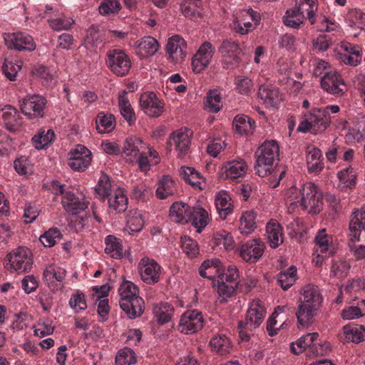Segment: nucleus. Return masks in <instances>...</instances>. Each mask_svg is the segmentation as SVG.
I'll return each instance as SVG.
<instances>
[{
    "label": "nucleus",
    "mask_w": 365,
    "mask_h": 365,
    "mask_svg": "<svg viewBox=\"0 0 365 365\" xmlns=\"http://www.w3.org/2000/svg\"><path fill=\"white\" fill-rule=\"evenodd\" d=\"M221 262L218 259H207L199 268V274L204 278L212 279V286L222 300L230 297L239 285L238 269L230 265L220 273Z\"/></svg>",
    "instance_id": "f257e3e1"
},
{
    "label": "nucleus",
    "mask_w": 365,
    "mask_h": 365,
    "mask_svg": "<svg viewBox=\"0 0 365 365\" xmlns=\"http://www.w3.org/2000/svg\"><path fill=\"white\" fill-rule=\"evenodd\" d=\"M279 148L275 140H267L262 143L255 153V170L259 176L270 174L274 164L279 160Z\"/></svg>",
    "instance_id": "f03ea898"
},
{
    "label": "nucleus",
    "mask_w": 365,
    "mask_h": 365,
    "mask_svg": "<svg viewBox=\"0 0 365 365\" xmlns=\"http://www.w3.org/2000/svg\"><path fill=\"white\" fill-rule=\"evenodd\" d=\"M266 309L264 303L255 299L250 303L245 319L238 324L239 335L242 340L248 341L252 330L257 328L264 321L266 316Z\"/></svg>",
    "instance_id": "7ed1b4c3"
},
{
    "label": "nucleus",
    "mask_w": 365,
    "mask_h": 365,
    "mask_svg": "<svg viewBox=\"0 0 365 365\" xmlns=\"http://www.w3.org/2000/svg\"><path fill=\"white\" fill-rule=\"evenodd\" d=\"M331 123V117L321 108H312L302 116L297 130L303 133L312 132L318 134L324 132Z\"/></svg>",
    "instance_id": "20e7f679"
},
{
    "label": "nucleus",
    "mask_w": 365,
    "mask_h": 365,
    "mask_svg": "<svg viewBox=\"0 0 365 365\" xmlns=\"http://www.w3.org/2000/svg\"><path fill=\"white\" fill-rule=\"evenodd\" d=\"M6 268L10 272L19 274L31 270L33 265V255L26 247H19L7 255Z\"/></svg>",
    "instance_id": "39448f33"
},
{
    "label": "nucleus",
    "mask_w": 365,
    "mask_h": 365,
    "mask_svg": "<svg viewBox=\"0 0 365 365\" xmlns=\"http://www.w3.org/2000/svg\"><path fill=\"white\" fill-rule=\"evenodd\" d=\"M302 208L309 213H319L323 205L322 194L313 182H308L302 186Z\"/></svg>",
    "instance_id": "423d86ee"
},
{
    "label": "nucleus",
    "mask_w": 365,
    "mask_h": 365,
    "mask_svg": "<svg viewBox=\"0 0 365 365\" xmlns=\"http://www.w3.org/2000/svg\"><path fill=\"white\" fill-rule=\"evenodd\" d=\"M106 64L113 74L120 77L126 76L131 68L129 56L120 49L108 51Z\"/></svg>",
    "instance_id": "0eeeda50"
},
{
    "label": "nucleus",
    "mask_w": 365,
    "mask_h": 365,
    "mask_svg": "<svg viewBox=\"0 0 365 365\" xmlns=\"http://www.w3.org/2000/svg\"><path fill=\"white\" fill-rule=\"evenodd\" d=\"M316 246L313 252V262L317 266H320L324 258L334 253L332 236L327 233L326 229L319 230L314 238Z\"/></svg>",
    "instance_id": "6e6552de"
},
{
    "label": "nucleus",
    "mask_w": 365,
    "mask_h": 365,
    "mask_svg": "<svg viewBox=\"0 0 365 365\" xmlns=\"http://www.w3.org/2000/svg\"><path fill=\"white\" fill-rule=\"evenodd\" d=\"M3 38L5 45L10 50L31 52L36 48L34 38L24 32L5 33Z\"/></svg>",
    "instance_id": "1a4fd4ad"
},
{
    "label": "nucleus",
    "mask_w": 365,
    "mask_h": 365,
    "mask_svg": "<svg viewBox=\"0 0 365 365\" xmlns=\"http://www.w3.org/2000/svg\"><path fill=\"white\" fill-rule=\"evenodd\" d=\"M322 88L329 94L342 96L347 91L346 85L339 72L330 70L320 79Z\"/></svg>",
    "instance_id": "9d476101"
},
{
    "label": "nucleus",
    "mask_w": 365,
    "mask_h": 365,
    "mask_svg": "<svg viewBox=\"0 0 365 365\" xmlns=\"http://www.w3.org/2000/svg\"><path fill=\"white\" fill-rule=\"evenodd\" d=\"M20 103L21 112L29 119H34L43 116L47 101L40 95H28Z\"/></svg>",
    "instance_id": "9b49d317"
},
{
    "label": "nucleus",
    "mask_w": 365,
    "mask_h": 365,
    "mask_svg": "<svg viewBox=\"0 0 365 365\" xmlns=\"http://www.w3.org/2000/svg\"><path fill=\"white\" fill-rule=\"evenodd\" d=\"M141 279L148 284H155L160 279L161 266L153 259L143 257L138 263Z\"/></svg>",
    "instance_id": "f8f14e48"
},
{
    "label": "nucleus",
    "mask_w": 365,
    "mask_h": 365,
    "mask_svg": "<svg viewBox=\"0 0 365 365\" xmlns=\"http://www.w3.org/2000/svg\"><path fill=\"white\" fill-rule=\"evenodd\" d=\"M92 160L91 152L84 145H78L69 153L68 165L74 171L83 172Z\"/></svg>",
    "instance_id": "ddd939ff"
},
{
    "label": "nucleus",
    "mask_w": 365,
    "mask_h": 365,
    "mask_svg": "<svg viewBox=\"0 0 365 365\" xmlns=\"http://www.w3.org/2000/svg\"><path fill=\"white\" fill-rule=\"evenodd\" d=\"M215 53V48L210 42L202 43L192 58V71L195 73L204 71L210 63Z\"/></svg>",
    "instance_id": "4468645a"
},
{
    "label": "nucleus",
    "mask_w": 365,
    "mask_h": 365,
    "mask_svg": "<svg viewBox=\"0 0 365 365\" xmlns=\"http://www.w3.org/2000/svg\"><path fill=\"white\" fill-rule=\"evenodd\" d=\"M179 326L181 332L186 334L198 331L204 326L202 313L196 309L186 311L181 316Z\"/></svg>",
    "instance_id": "2eb2a0df"
},
{
    "label": "nucleus",
    "mask_w": 365,
    "mask_h": 365,
    "mask_svg": "<svg viewBox=\"0 0 365 365\" xmlns=\"http://www.w3.org/2000/svg\"><path fill=\"white\" fill-rule=\"evenodd\" d=\"M264 247V243L261 239L250 240L240 246V255L244 261L253 263L262 256Z\"/></svg>",
    "instance_id": "dca6fc26"
},
{
    "label": "nucleus",
    "mask_w": 365,
    "mask_h": 365,
    "mask_svg": "<svg viewBox=\"0 0 365 365\" xmlns=\"http://www.w3.org/2000/svg\"><path fill=\"white\" fill-rule=\"evenodd\" d=\"M190 130L187 128H181L173 132L170 138L169 144L174 145L178 153V157L183 158L189 151L190 144Z\"/></svg>",
    "instance_id": "f3484780"
},
{
    "label": "nucleus",
    "mask_w": 365,
    "mask_h": 365,
    "mask_svg": "<svg viewBox=\"0 0 365 365\" xmlns=\"http://www.w3.org/2000/svg\"><path fill=\"white\" fill-rule=\"evenodd\" d=\"M140 105L144 113L150 117H158L163 112V103L153 92L142 94Z\"/></svg>",
    "instance_id": "a211bd4d"
},
{
    "label": "nucleus",
    "mask_w": 365,
    "mask_h": 365,
    "mask_svg": "<svg viewBox=\"0 0 365 365\" xmlns=\"http://www.w3.org/2000/svg\"><path fill=\"white\" fill-rule=\"evenodd\" d=\"M65 277L66 270L53 264H49L43 271V279L52 290H57L63 287Z\"/></svg>",
    "instance_id": "6ab92c4d"
},
{
    "label": "nucleus",
    "mask_w": 365,
    "mask_h": 365,
    "mask_svg": "<svg viewBox=\"0 0 365 365\" xmlns=\"http://www.w3.org/2000/svg\"><path fill=\"white\" fill-rule=\"evenodd\" d=\"M109 290L110 287L108 284L101 287L96 286L92 288V298L98 302V314L103 319L106 318L110 310L108 299Z\"/></svg>",
    "instance_id": "aec40b11"
},
{
    "label": "nucleus",
    "mask_w": 365,
    "mask_h": 365,
    "mask_svg": "<svg viewBox=\"0 0 365 365\" xmlns=\"http://www.w3.org/2000/svg\"><path fill=\"white\" fill-rule=\"evenodd\" d=\"M185 41L179 35H175L168 38L166 45V53L173 62L182 61L185 56L186 48Z\"/></svg>",
    "instance_id": "412c9836"
},
{
    "label": "nucleus",
    "mask_w": 365,
    "mask_h": 365,
    "mask_svg": "<svg viewBox=\"0 0 365 365\" xmlns=\"http://www.w3.org/2000/svg\"><path fill=\"white\" fill-rule=\"evenodd\" d=\"M361 230L365 231V207L353 212L349 223V238L353 242L359 241Z\"/></svg>",
    "instance_id": "4be33fe9"
},
{
    "label": "nucleus",
    "mask_w": 365,
    "mask_h": 365,
    "mask_svg": "<svg viewBox=\"0 0 365 365\" xmlns=\"http://www.w3.org/2000/svg\"><path fill=\"white\" fill-rule=\"evenodd\" d=\"M345 21L354 32V37H357L361 31L365 32V13L361 10L356 9L349 10L346 15Z\"/></svg>",
    "instance_id": "5701e85b"
},
{
    "label": "nucleus",
    "mask_w": 365,
    "mask_h": 365,
    "mask_svg": "<svg viewBox=\"0 0 365 365\" xmlns=\"http://www.w3.org/2000/svg\"><path fill=\"white\" fill-rule=\"evenodd\" d=\"M247 168L246 162L240 158L227 162L222 168L226 177L232 180H238L244 177Z\"/></svg>",
    "instance_id": "b1692460"
},
{
    "label": "nucleus",
    "mask_w": 365,
    "mask_h": 365,
    "mask_svg": "<svg viewBox=\"0 0 365 365\" xmlns=\"http://www.w3.org/2000/svg\"><path fill=\"white\" fill-rule=\"evenodd\" d=\"M319 307L315 305L299 303L296 311V317L299 327H307L314 322Z\"/></svg>",
    "instance_id": "393cba45"
},
{
    "label": "nucleus",
    "mask_w": 365,
    "mask_h": 365,
    "mask_svg": "<svg viewBox=\"0 0 365 365\" xmlns=\"http://www.w3.org/2000/svg\"><path fill=\"white\" fill-rule=\"evenodd\" d=\"M61 203L66 212L71 215H78L87 208V202L71 192H66L62 197Z\"/></svg>",
    "instance_id": "a878e982"
},
{
    "label": "nucleus",
    "mask_w": 365,
    "mask_h": 365,
    "mask_svg": "<svg viewBox=\"0 0 365 365\" xmlns=\"http://www.w3.org/2000/svg\"><path fill=\"white\" fill-rule=\"evenodd\" d=\"M177 192V184L170 175H163L157 182L155 195L158 199L164 200Z\"/></svg>",
    "instance_id": "bb28decb"
},
{
    "label": "nucleus",
    "mask_w": 365,
    "mask_h": 365,
    "mask_svg": "<svg viewBox=\"0 0 365 365\" xmlns=\"http://www.w3.org/2000/svg\"><path fill=\"white\" fill-rule=\"evenodd\" d=\"M258 96L267 106L276 107L282 101L277 88L272 85H262L258 90Z\"/></svg>",
    "instance_id": "cd10ccee"
},
{
    "label": "nucleus",
    "mask_w": 365,
    "mask_h": 365,
    "mask_svg": "<svg viewBox=\"0 0 365 365\" xmlns=\"http://www.w3.org/2000/svg\"><path fill=\"white\" fill-rule=\"evenodd\" d=\"M306 159L309 173H319L324 168L322 154L319 148L314 146L308 147Z\"/></svg>",
    "instance_id": "c85d7f7f"
},
{
    "label": "nucleus",
    "mask_w": 365,
    "mask_h": 365,
    "mask_svg": "<svg viewBox=\"0 0 365 365\" xmlns=\"http://www.w3.org/2000/svg\"><path fill=\"white\" fill-rule=\"evenodd\" d=\"M189 217V222L196 228L198 233H200L210 222L208 212L199 205L191 209Z\"/></svg>",
    "instance_id": "c756f323"
},
{
    "label": "nucleus",
    "mask_w": 365,
    "mask_h": 365,
    "mask_svg": "<svg viewBox=\"0 0 365 365\" xmlns=\"http://www.w3.org/2000/svg\"><path fill=\"white\" fill-rule=\"evenodd\" d=\"M125 304V301L120 302V308L125 312L128 318L135 319L143 314L144 300L140 296L130 300L128 299L127 304Z\"/></svg>",
    "instance_id": "7c9ffc66"
},
{
    "label": "nucleus",
    "mask_w": 365,
    "mask_h": 365,
    "mask_svg": "<svg viewBox=\"0 0 365 365\" xmlns=\"http://www.w3.org/2000/svg\"><path fill=\"white\" fill-rule=\"evenodd\" d=\"M190 210L191 208L187 203L175 202L170 208V217L175 222L188 223Z\"/></svg>",
    "instance_id": "2f4dec72"
},
{
    "label": "nucleus",
    "mask_w": 365,
    "mask_h": 365,
    "mask_svg": "<svg viewBox=\"0 0 365 365\" xmlns=\"http://www.w3.org/2000/svg\"><path fill=\"white\" fill-rule=\"evenodd\" d=\"M268 242L272 248L277 247L283 242L282 228L275 220H271L266 226Z\"/></svg>",
    "instance_id": "473e14b6"
},
{
    "label": "nucleus",
    "mask_w": 365,
    "mask_h": 365,
    "mask_svg": "<svg viewBox=\"0 0 365 365\" xmlns=\"http://www.w3.org/2000/svg\"><path fill=\"white\" fill-rule=\"evenodd\" d=\"M215 207L220 218L226 219L233 212L230 195L224 191L220 192L215 197Z\"/></svg>",
    "instance_id": "72a5a7b5"
},
{
    "label": "nucleus",
    "mask_w": 365,
    "mask_h": 365,
    "mask_svg": "<svg viewBox=\"0 0 365 365\" xmlns=\"http://www.w3.org/2000/svg\"><path fill=\"white\" fill-rule=\"evenodd\" d=\"M322 302V298L317 287L312 284H307L303 287L299 303L319 307Z\"/></svg>",
    "instance_id": "f704fd0d"
},
{
    "label": "nucleus",
    "mask_w": 365,
    "mask_h": 365,
    "mask_svg": "<svg viewBox=\"0 0 365 365\" xmlns=\"http://www.w3.org/2000/svg\"><path fill=\"white\" fill-rule=\"evenodd\" d=\"M143 148V141L139 138L127 139L123 150L126 160L130 163L135 162V158L141 153L140 150Z\"/></svg>",
    "instance_id": "c9c22d12"
},
{
    "label": "nucleus",
    "mask_w": 365,
    "mask_h": 365,
    "mask_svg": "<svg viewBox=\"0 0 365 365\" xmlns=\"http://www.w3.org/2000/svg\"><path fill=\"white\" fill-rule=\"evenodd\" d=\"M105 252L113 259H121L124 256L121 240L114 235H108L105 239Z\"/></svg>",
    "instance_id": "e433bc0d"
},
{
    "label": "nucleus",
    "mask_w": 365,
    "mask_h": 365,
    "mask_svg": "<svg viewBox=\"0 0 365 365\" xmlns=\"http://www.w3.org/2000/svg\"><path fill=\"white\" fill-rule=\"evenodd\" d=\"M143 56H153L159 48L158 41L152 36H145L135 42Z\"/></svg>",
    "instance_id": "4c0bfd02"
},
{
    "label": "nucleus",
    "mask_w": 365,
    "mask_h": 365,
    "mask_svg": "<svg viewBox=\"0 0 365 365\" xmlns=\"http://www.w3.org/2000/svg\"><path fill=\"white\" fill-rule=\"evenodd\" d=\"M96 127L98 133H108L115 127V119L112 114L100 112L96 119Z\"/></svg>",
    "instance_id": "58836bf2"
},
{
    "label": "nucleus",
    "mask_w": 365,
    "mask_h": 365,
    "mask_svg": "<svg viewBox=\"0 0 365 365\" xmlns=\"http://www.w3.org/2000/svg\"><path fill=\"white\" fill-rule=\"evenodd\" d=\"M233 127L240 135H250L252 133L255 121L244 114L237 115L233 120Z\"/></svg>",
    "instance_id": "ea45409f"
},
{
    "label": "nucleus",
    "mask_w": 365,
    "mask_h": 365,
    "mask_svg": "<svg viewBox=\"0 0 365 365\" xmlns=\"http://www.w3.org/2000/svg\"><path fill=\"white\" fill-rule=\"evenodd\" d=\"M153 313L159 323L165 324L171 319L173 307L167 302H160L153 306Z\"/></svg>",
    "instance_id": "a19ab883"
},
{
    "label": "nucleus",
    "mask_w": 365,
    "mask_h": 365,
    "mask_svg": "<svg viewBox=\"0 0 365 365\" xmlns=\"http://www.w3.org/2000/svg\"><path fill=\"white\" fill-rule=\"evenodd\" d=\"M118 106L120 111L124 119L130 125L133 124L135 120V115L131 105L126 96V92L124 91L123 94L118 97Z\"/></svg>",
    "instance_id": "79ce46f5"
},
{
    "label": "nucleus",
    "mask_w": 365,
    "mask_h": 365,
    "mask_svg": "<svg viewBox=\"0 0 365 365\" xmlns=\"http://www.w3.org/2000/svg\"><path fill=\"white\" fill-rule=\"evenodd\" d=\"M204 107L207 111L216 113L222 108V98L217 90L210 91L205 97Z\"/></svg>",
    "instance_id": "37998d69"
},
{
    "label": "nucleus",
    "mask_w": 365,
    "mask_h": 365,
    "mask_svg": "<svg viewBox=\"0 0 365 365\" xmlns=\"http://www.w3.org/2000/svg\"><path fill=\"white\" fill-rule=\"evenodd\" d=\"M256 228L255 213L253 210L245 211L240 219L239 230L243 235L252 233Z\"/></svg>",
    "instance_id": "c03bdc74"
},
{
    "label": "nucleus",
    "mask_w": 365,
    "mask_h": 365,
    "mask_svg": "<svg viewBox=\"0 0 365 365\" xmlns=\"http://www.w3.org/2000/svg\"><path fill=\"white\" fill-rule=\"evenodd\" d=\"M344 334L347 341L359 343L364 340L365 329L360 325H346L344 327Z\"/></svg>",
    "instance_id": "a18cd8bd"
},
{
    "label": "nucleus",
    "mask_w": 365,
    "mask_h": 365,
    "mask_svg": "<svg viewBox=\"0 0 365 365\" xmlns=\"http://www.w3.org/2000/svg\"><path fill=\"white\" fill-rule=\"evenodd\" d=\"M19 115L16 110L11 106L2 109V118L6 127L10 130H14L20 125Z\"/></svg>",
    "instance_id": "49530a36"
},
{
    "label": "nucleus",
    "mask_w": 365,
    "mask_h": 365,
    "mask_svg": "<svg viewBox=\"0 0 365 365\" xmlns=\"http://www.w3.org/2000/svg\"><path fill=\"white\" fill-rule=\"evenodd\" d=\"M144 226V220L142 214L138 211L130 212L127 220V225L125 231L132 235L142 230Z\"/></svg>",
    "instance_id": "de8ad7c7"
},
{
    "label": "nucleus",
    "mask_w": 365,
    "mask_h": 365,
    "mask_svg": "<svg viewBox=\"0 0 365 365\" xmlns=\"http://www.w3.org/2000/svg\"><path fill=\"white\" fill-rule=\"evenodd\" d=\"M297 268L291 266L287 270L281 272L277 275V281L284 290L290 288L296 280Z\"/></svg>",
    "instance_id": "09e8293b"
},
{
    "label": "nucleus",
    "mask_w": 365,
    "mask_h": 365,
    "mask_svg": "<svg viewBox=\"0 0 365 365\" xmlns=\"http://www.w3.org/2000/svg\"><path fill=\"white\" fill-rule=\"evenodd\" d=\"M318 337L319 334L317 332L303 335L295 343H292L291 349L292 352L294 354H299L303 351L307 347L311 346Z\"/></svg>",
    "instance_id": "8fccbe9b"
},
{
    "label": "nucleus",
    "mask_w": 365,
    "mask_h": 365,
    "mask_svg": "<svg viewBox=\"0 0 365 365\" xmlns=\"http://www.w3.org/2000/svg\"><path fill=\"white\" fill-rule=\"evenodd\" d=\"M120 294V302L127 304L128 299L130 300L134 297H139L138 287L130 281H124L118 289Z\"/></svg>",
    "instance_id": "3c124183"
},
{
    "label": "nucleus",
    "mask_w": 365,
    "mask_h": 365,
    "mask_svg": "<svg viewBox=\"0 0 365 365\" xmlns=\"http://www.w3.org/2000/svg\"><path fill=\"white\" fill-rule=\"evenodd\" d=\"M109 207L118 212H123L128 208V198L121 190H118L108 200Z\"/></svg>",
    "instance_id": "603ef678"
},
{
    "label": "nucleus",
    "mask_w": 365,
    "mask_h": 365,
    "mask_svg": "<svg viewBox=\"0 0 365 365\" xmlns=\"http://www.w3.org/2000/svg\"><path fill=\"white\" fill-rule=\"evenodd\" d=\"M210 346L212 350L220 355H225L230 351L231 343L230 339L225 335H219L210 340Z\"/></svg>",
    "instance_id": "864d4df0"
},
{
    "label": "nucleus",
    "mask_w": 365,
    "mask_h": 365,
    "mask_svg": "<svg viewBox=\"0 0 365 365\" xmlns=\"http://www.w3.org/2000/svg\"><path fill=\"white\" fill-rule=\"evenodd\" d=\"M22 62L21 61H11L9 59H5L3 66L2 71L5 76L11 81H14L16 79L18 72L21 69Z\"/></svg>",
    "instance_id": "5fc2aeb1"
},
{
    "label": "nucleus",
    "mask_w": 365,
    "mask_h": 365,
    "mask_svg": "<svg viewBox=\"0 0 365 365\" xmlns=\"http://www.w3.org/2000/svg\"><path fill=\"white\" fill-rule=\"evenodd\" d=\"M218 50L223 57H233V63L239 62V58L235 55L239 50V46L235 41L225 40L222 42Z\"/></svg>",
    "instance_id": "6e6d98bb"
},
{
    "label": "nucleus",
    "mask_w": 365,
    "mask_h": 365,
    "mask_svg": "<svg viewBox=\"0 0 365 365\" xmlns=\"http://www.w3.org/2000/svg\"><path fill=\"white\" fill-rule=\"evenodd\" d=\"M55 138V133L52 130L46 132L42 131L32 138L34 145L37 149H43L48 146Z\"/></svg>",
    "instance_id": "4d7b16f0"
},
{
    "label": "nucleus",
    "mask_w": 365,
    "mask_h": 365,
    "mask_svg": "<svg viewBox=\"0 0 365 365\" xmlns=\"http://www.w3.org/2000/svg\"><path fill=\"white\" fill-rule=\"evenodd\" d=\"M34 73L42 80V83L46 86H51L56 82L53 73L45 66H37Z\"/></svg>",
    "instance_id": "13d9d810"
},
{
    "label": "nucleus",
    "mask_w": 365,
    "mask_h": 365,
    "mask_svg": "<svg viewBox=\"0 0 365 365\" xmlns=\"http://www.w3.org/2000/svg\"><path fill=\"white\" fill-rule=\"evenodd\" d=\"M14 167L17 173L20 175H29L34 172V165L26 157H20L14 162Z\"/></svg>",
    "instance_id": "bf43d9fd"
},
{
    "label": "nucleus",
    "mask_w": 365,
    "mask_h": 365,
    "mask_svg": "<svg viewBox=\"0 0 365 365\" xmlns=\"http://www.w3.org/2000/svg\"><path fill=\"white\" fill-rule=\"evenodd\" d=\"M95 190L99 198L102 200H104L110 194L111 182L108 175L103 174L101 176L95 187Z\"/></svg>",
    "instance_id": "052dcab7"
},
{
    "label": "nucleus",
    "mask_w": 365,
    "mask_h": 365,
    "mask_svg": "<svg viewBox=\"0 0 365 365\" xmlns=\"http://www.w3.org/2000/svg\"><path fill=\"white\" fill-rule=\"evenodd\" d=\"M121 9L118 0H103L98 6L99 13L103 16L118 14Z\"/></svg>",
    "instance_id": "680f3d73"
},
{
    "label": "nucleus",
    "mask_w": 365,
    "mask_h": 365,
    "mask_svg": "<svg viewBox=\"0 0 365 365\" xmlns=\"http://www.w3.org/2000/svg\"><path fill=\"white\" fill-rule=\"evenodd\" d=\"M50 27L54 31L68 30L74 24V21L64 15L48 19Z\"/></svg>",
    "instance_id": "e2e57ef3"
},
{
    "label": "nucleus",
    "mask_w": 365,
    "mask_h": 365,
    "mask_svg": "<svg viewBox=\"0 0 365 365\" xmlns=\"http://www.w3.org/2000/svg\"><path fill=\"white\" fill-rule=\"evenodd\" d=\"M135 362V354L128 347H125L118 351L115 356L116 365H131Z\"/></svg>",
    "instance_id": "0e129e2a"
},
{
    "label": "nucleus",
    "mask_w": 365,
    "mask_h": 365,
    "mask_svg": "<svg viewBox=\"0 0 365 365\" xmlns=\"http://www.w3.org/2000/svg\"><path fill=\"white\" fill-rule=\"evenodd\" d=\"M61 237L62 235L58 228H51L40 237V241L45 247H51Z\"/></svg>",
    "instance_id": "69168bd1"
},
{
    "label": "nucleus",
    "mask_w": 365,
    "mask_h": 365,
    "mask_svg": "<svg viewBox=\"0 0 365 365\" xmlns=\"http://www.w3.org/2000/svg\"><path fill=\"white\" fill-rule=\"evenodd\" d=\"M302 197V187L298 189L295 186H292L286 191L287 202L293 208L301 207Z\"/></svg>",
    "instance_id": "338daca9"
},
{
    "label": "nucleus",
    "mask_w": 365,
    "mask_h": 365,
    "mask_svg": "<svg viewBox=\"0 0 365 365\" xmlns=\"http://www.w3.org/2000/svg\"><path fill=\"white\" fill-rule=\"evenodd\" d=\"M231 28L240 35H246L255 30L254 24L251 21H242L237 16L232 21Z\"/></svg>",
    "instance_id": "774afa93"
}]
</instances>
